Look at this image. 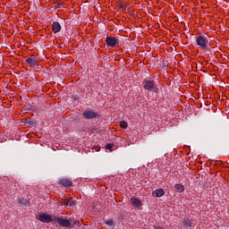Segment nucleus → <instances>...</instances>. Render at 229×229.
<instances>
[{
	"label": "nucleus",
	"mask_w": 229,
	"mask_h": 229,
	"mask_svg": "<svg viewBox=\"0 0 229 229\" xmlns=\"http://www.w3.org/2000/svg\"><path fill=\"white\" fill-rule=\"evenodd\" d=\"M77 225L80 226V222H77Z\"/></svg>",
	"instance_id": "obj_18"
},
{
	"label": "nucleus",
	"mask_w": 229,
	"mask_h": 229,
	"mask_svg": "<svg viewBox=\"0 0 229 229\" xmlns=\"http://www.w3.org/2000/svg\"><path fill=\"white\" fill-rule=\"evenodd\" d=\"M61 205L65 207L66 208H74L76 206V200L72 199H64L62 202Z\"/></svg>",
	"instance_id": "obj_3"
},
{
	"label": "nucleus",
	"mask_w": 229,
	"mask_h": 229,
	"mask_svg": "<svg viewBox=\"0 0 229 229\" xmlns=\"http://www.w3.org/2000/svg\"><path fill=\"white\" fill-rule=\"evenodd\" d=\"M106 44L107 47H115L119 46V41L116 38L114 37H107L106 38Z\"/></svg>",
	"instance_id": "obj_2"
},
{
	"label": "nucleus",
	"mask_w": 229,
	"mask_h": 229,
	"mask_svg": "<svg viewBox=\"0 0 229 229\" xmlns=\"http://www.w3.org/2000/svg\"><path fill=\"white\" fill-rule=\"evenodd\" d=\"M60 183L64 187H71V185H72V182L69 179H63L60 181Z\"/></svg>",
	"instance_id": "obj_12"
},
{
	"label": "nucleus",
	"mask_w": 229,
	"mask_h": 229,
	"mask_svg": "<svg viewBox=\"0 0 229 229\" xmlns=\"http://www.w3.org/2000/svg\"><path fill=\"white\" fill-rule=\"evenodd\" d=\"M113 148H114V144L108 143L106 145V149H109L110 151H112Z\"/></svg>",
	"instance_id": "obj_16"
},
{
	"label": "nucleus",
	"mask_w": 229,
	"mask_h": 229,
	"mask_svg": "<svg viewBox=\"0 0 229 229\" xmlns=\"http://www.w3.org/2000/svg\"><path fill=\"white\" fill-rule=\"evenodd\" d=\"M57 223L60 226L69 227L71 226V220L65 218H58Z\"/></svg>",
	"instance_id": "obj_9"
},
{
	"label": "nucleus",
	"mask_w": 229,
	"mask_h": 229,
	"mask_svg": "<svg viewBox=\"0 0 229 229\" xmlns=\"http://www.w3.org/2000/svg\"><path fill=\"white\" fill-rule=\"evenodd\" d=\"M82 115L84 119H95V117H98V113L92 110H87L82 113Z\"/></svg>",
	"instance_id": "obj_6"
},
{
	"label": "nucleus",
	"mask_w": 229,
	"mask_h": 229,
	"mask_svg": "<svg viewBox=\"0 0 229 229\" xmlns=\"http://www.w3.org/2000/svg\"><path fill=\"white\" fill-rule=\"evenodd\" d=\"M26 64L29 67H36L37 64H38V61L35 57V55H31L30 57L26 59Z\"/></svg>",
	"instance_id": "obj_8"
},
{
	"label": "nucleus",
	"mask_w": 229,
	"mask_h": 229,
	"mask_svg": "<svg viewBox=\"0 0 229 229\" xmlns=\"http://www.w3.org/2000/svg\"><path fill=\"white\" fill-rule=\"evenodd\" d=\"M131 203L135 208H138V210H142V201L140 199L136 197L131 198Z\"/></svg>",
	"instance_id": "obj_5"
},
{
	"label": "nucleus",
	"mask_w": 229,
	"mask_h": 229,
	"mask_svg": "<svg viewBox=\"0 0 229 229\" xmlns=\"http://www.w3.org/2000/svg\"><path fill=\"white\" fill-rule=\"evenodd\" d=\"M184 225L185 226H189L190 227L189 229H191L192 226V223L189 220L184 221Z\"/></svg>",
	"instance_id": "obj_17"
},
{
	"label": "nucleus",
	"mask_w": 229,
	"mask_h": 229,
	"mask_svg": "<svg viewBox=\"0 0 229 229\" xmlns=\"http://www.w3.org/2000/svg\"><path fill=\"white\" fill-rule=\"evenodd\" d=\"M120 128H123V129L128 128V123H126V121L120 122Z\"/></svg>",
	"instance_id": "obj_14"
},
{
	"label": "nucleus",
	"mask_w": 229,
	"mask_h": 229,
	"mask_svg": "<svg viewBox=\"0 0 229 229\" xmlns=\"http://www.w3.org/2000/svg\"><path fill=\"white\" fill-rule=\"evenodd\" d=\"M143 89L148 91L154 90L155 82L153 81H143Z\"/></svg>",
	"instance_id": "obj_7"
},
{
	"label": "nucleus",
	"mask_w": 229,
	"mask_h": 229,
	"mask_svg": "<svg viewBox=\"0 0 229 229\" xmlns=\"http://www.w3.org/2000/svg\"><path fill=\"white\" fill-rule=\"evenodd\" d=\"M195 38L198 47L203 51H205V49H208V38H207V36L199 35Z\"/></svg>",
	"instance_id": "obj_1"
},
{
	"label": "nucleus",
	"mask_w": 229,
	"mask_h": 229,
	"mask_svg": "<svg viewBox=\"0 0 229 229\" xmlns=\"http://www.w3.org/2000/svg\"><path fill=\"white\" fill-rule=\"evenodd\" d=\"M38 219L41 223H51L53 217L49 214L43 213L38 216Z\"/></svg>",
	"instance_id": "obj_4"
},
{
	"label": "nucleus",
	"mask_w": 229,
	"mask_h": 229,
	"mask_svg": "<svg viewBox=\"0 0 229 229\" xmlns=\"http://www.w3.org/2000/svg\"><path fill=\"white\" fill-rule=\"evenodd\" d=\"M61 30H62V26L60 25L59 22L55 21L52 23L53 33H60Z\"/></svg>",
	"instance_id": "obj_11"
},
{
	"label": "nucleus",
	"mask_w": 229,
	"mask_h": 229,
	"mask_svg": "<svg viewBox=\"0 0 229 229\" xmlns=\"http://www.w3.org/2000/svg\"><path fill=\"white\" fill-rule=\"evenodd\" d=\"M106 225H107L108 226H114V220L112 219L106 220Z\"/></svg>",
	"instance_id": "obj_15"
},
{
	"label": "nucleus",
	"mask_w": 229,
	"mask_h": 229,
	"mask_svg": "<svg viewBox=\"0 0 229 229\" xmlns=\"http://www.w3.org/2000/svg\"><path fill=\"white\" fill-rule=\"evenodd\" d=\"M174 189L177 192H183L185 191V187L181 183L175 184Z\"/></svg>",
	"instance_id": "obj_13"
},
{
	"label": "nucleus",
	"mask_w": 229,
	"mask_h": 229,
	"mask_svg": "<svg viewBox=\"0 0 229 229\" xmlns=\"http://www.w3.org/2000/svg\"><path fill=\"white\" fill-rule=\"evenodd\" d=\"M164 194H165V191H164V189H162V188L157 189L156 191H154L152 192L153 198H162V196H164Z\"/></svg>",
	"instance_id": "obj_10"
}]
</instances>
